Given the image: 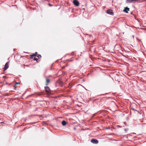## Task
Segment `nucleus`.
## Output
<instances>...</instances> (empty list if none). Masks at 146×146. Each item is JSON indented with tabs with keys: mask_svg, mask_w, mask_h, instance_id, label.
I'll return each instance as SVG.
<instances>
[{
	"mask_svg": "<svg viewBox=\"0 0 146 146\" xmlns=\"http://www.w3.org/2000/svg\"><path fill=\"white\" fill-rule=\"evenodd\" d=\"M39 57H40L41 58V55H38V56H37V57H38V58H39Z\"/></svg>",
	"mask_w": 146,
	"mask_h": 146,
	"instance_id": "obj_13",
	"label": "nucleus"
},
{
	"mask_svg": "<svg viewBox=\"0 0 146 146\" xmlns=\"http://www.w3.org/2000/svg\"><path fill=\"white\" fill-rule=\"evenodd\" d=\"M9 67V63L7 62L5 64V66L4 67V70L5 71L7 70Z\"/></svg>",
	"mask_w": 146,
	"mask_h": 146,
	"instance_id": "obj_6",
	"label": "nucleus"
},
{
	"mask_svg": "<svg viewBox=\"0 0 146 146\" xmlns=\"http://www.w3.org/2000/svg\"><path fill=\"white\" fill-rule=\"evenodd\" d=\"M38 58H35L34 59V60H35L37 61L38 60Z\"/></svg>",
	"mask_w": 146,
	"mask_h": 146,
	"instance_id": "obj_11",
	"label": "nucleus"
},
{
	"mask_svg": "<svg viewBox=\"0 0 146 146\" xmlns=\"http://www.w3.org/2000/svg\"><path fill=\"white\" fill-rule=\"evenodd\" d=\"M73 3L76 6H78L79 5V3L77 0H73Z\"/></svg>",
	"mask_w": 146,
	"mask_h": 146,
	"instance_id": "obj_3",
	"label": "nucleus"
},
{
	"mask_svg": "<svg viewBox=\"0 0 146 146\" xmlns=\"http://www.w3.org/2000/svg\"><path fill=\"white\" fill-rule=\"evenodd\" d=\"M37 53L36 52L35 53V54H35V56H37Z\"/></svg>",
	"mask_w": 146,
	"mask_h": 146,
	"instance_id": "obj_12",
	"label": "nucleus"
},
{
	"mask_svg": "<svg viewBox=\"0 0 146 146\" xmlns=\"http://www.w3.org/2000/svg\"><path fill=\"white\" fill-rule=\"evenodd\" d=\"M106 13L109 14L110 15H113L114 13H113V11L111 9H109L106 11Z\"/></svg>",
	"mask_w": 146,
	"mask_h": 146,
	"instance_id": "obj_5",
	"label": "nucleus"
},
{
	"mask_svg": "<svg viewBox=\"0 0 146 146\" xmlns=\"http://www.w3.org/2000/svg\"><path fill=\"white\" fill-rule=\"evenodd\" d=\"M35 56V54H32L30 55V56L31 58H32L33 57Z\"/></svg>",
	"mask_w": 146,
	"mask_h": 146,
	"instance_id": "obj_10",
	"label": "nucleus"
},
{
	"mask_svg": "<svg viewBox=\"0 0 146 146\" xmlns=\"http://www.w3.org/2000/svg\"><path fill=\"white\" fill-rule=\"evenodd\" d=\"M129 11V8L126 7L125 8V9L124 10V11L126 13H128V11Z\"/></svg>",
	"mask_w": 146,
	"mask_h": 146,
	"instance_id": "obj_7",
	"label": "nucleus"
},
{
	"mask_svg": "<svg viewBox=\"0 0 146 146\" xmlns=\"http://www.w3.org/2000/svg\"><path fill=\"white\" fill-rule=\"evenodd\" d=\"M62 123L63 125L64 126L66 125V122L65 121L63 120L62 121Z\"/></svg>",
	"mask_w": 146,
	"mask_h": 146,
	"instance_id": "obj_9",
	"label": "nucleus"
},
{
	"mask_svg": "<svg viewBox=\"0 0 146 146\" xmlns=\"http://www.w3.org/2000/svg\"><path fill=\"white\" fill-rule=\"evenodd\" d=\"M132 110H134V109H132Z\"/></svg>",
	"mask_w": 146,
	"mask_h": 146,
	"instance_id": "obj_16",
	"label": "nucleus"
},
{
	"mask_svg": "<svg viewBox=\"0 0 146 146\" xmlns=\"http://www.w3.org/2000/svg\"><path fill=\"white\" fill-rule=\"evenodd\" d=\"M72 61V60H70V61Z\"/></svg>",
	"mask_w": 146,
	"mask_h": 146,
	"instance_id": "obj_17",
	"label": "nucleus"
},
{
	"mask_svg": "<svg viewBox=\"0 0 146 146\" xmlns=\"http://www.w3.org/2000/svg\"><path fill=\"white\" fill-rule=\"evenodd\" d=\"M19 84V82H16L15 83L16 84Z\"/></svg>",
	"mask_w": 146,
	"mask_h": 146,
	"instance_id": "obj_15",
	"label": "nucleus"
},
{
	"mask_svg": "<svg viewBox=\"0 0 146 146\" xmlns=\"http://www.w3.org/2000/svg\"><path fill=\"white\" fill-rule=\"evenodd\" d=\"M91 142L94 144H98V140L94 139H92L91 140Z\"/></svg>",
	"mask_w": 146,
	"mask_h": 146,
	"instance_id": "obj_4",
	"label": "nucleus"
},
{
	"mask_svg": "<svg viewBox=\"0 0 146 146\" xmlns=\"http://www.w3.org/2000/svg\"><path fill=\"white\" fill-rule=\"evenodd\" d=\"M45 92L48 94L49 95L50 94V90L48 87H45Z\"/></svg>",
	"mask_w": 146,
	"mask_h": 146,
	"instance_id": "obj_1",
	"label": "nucleus"
},
{
	"mask_svg": "<svg viewBox=\"0 0 146 146\" xmlns=\"http://www.w3.org/2000/svg\"><path fill=\"white\" fill-rule=\"evenodd\" d=\"M42 94V93H38V95H41Z\"/></svg>",
	"mask_w": 146,
	"mask_h": 146,
	"instance_id": "obj_14",
	"label": "nucleus"
},
{
	"mask_svg": "<svg viewBox=\"0 0 146 146\" xmlns=\"http://www.w3.org/2000/svg\"><path fill=\"white\" fill-rule=\"evenodd\" d=\"M140 0H126V2L127 3H134Z\"/></svg>",
	"mask_w": 146,
	"mask_h": 146,
	"instance_id": "obj_2",
	"label": "nucleus"
},
{
	"mask_svg": "<svg viewBox=\"0 0 146 146\" xmlns=\"http://www.w3.org/2000/svg\"><path fill=\"white\" fill-rule=\"evenodd\" d=\"M46 85L47 86L48 84L50 82V80L48 78H46Z\"/></svg>",
	"mask_w": 146,
	"mask_h": 146,
	"instance_id": "obj_8",
	"label": "nucleus"
}]
</instances>
